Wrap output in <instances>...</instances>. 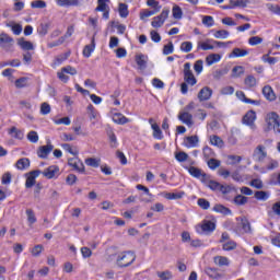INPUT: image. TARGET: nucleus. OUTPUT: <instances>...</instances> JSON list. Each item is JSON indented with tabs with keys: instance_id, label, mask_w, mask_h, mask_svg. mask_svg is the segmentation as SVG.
Masks as SVG:
<instances>
[{
	"instance_id": "nucleus-9",
	"label": "nucleus",
	"mask_w": 280,
	"mask_h": 280,
	"mask_svg": "<svg viewBox=\"0 0 280 280\" xmlns=\"http://www.w3.org/2000/svg\"><path fill=\"white\" fill-rule=\"evenodd\" d=\"M42 172L40 170L31 171L30 173H26V182L25 187L26 189H32L36 185V178L40 176Z\"/></svg>"
},
{
	"instance_id": "nucleus-3",
	"label": "nucleus",
	"mask_w": 280,
	"mask_h": 280,
	"mask_svg": "<svg viewBox=\"0 0 280 280\" xmlns=\"http://www.w3.org/2000/svg\"><path fill=\"white\" fill-rule=\"evenodd\" d=\"M266 124H267V130H273V132H278V135H280L279 114H277L276 112H271L267 114Z\"/></svg>"
},
{
	"instance_id": "nucleus-51",
	"label": "nucleus",
	"mask_w": 280,
	"mask_h": 280,
	"mask_svg": "<svg viewBox=\"0 0 280 280\" xmlns=\"http://www.w3.org/2000/svg\"><path fill=\"white\" fill-rule=\"evenodd\" d=\"M241 75H244V67L235 66L232 69V78H240Z\"/></svg>"
},
{
	"instance_id": "nucleus-2",
	"label": "nucleus",
	"mask_w": 280,
	"mask_h": 280,
	"mask_svg": "<svg viewBox=\"0 0 280 280\" xmlns=\"http://www.w3.org/2000/svg\"><path fill=\"white\" fill-rule=\"evenodd\" d=\"M208 187L211 189V191H220L223 194V196L231 194V191H235V194H237V188H235L233 185H222L213 179L209 180Z\"/></svg>"
},
{
	"instance_id": "nucleus-45",
	"label": "nucleus",
	"mask_w": 280,
	"mask_h": 280,
	"mask_svg": "<svg viewBox=\"0 0 280 280\" xmlns=\"http://www.w3.org/2000/svg\"><path fill=\"white\" fill-rule=\"evenodd\" d=\"M175 159L178 161V163H185V161L189 159V154H187L185 151H179L175 153Z\"/></svg>"
},
{
	"instance_id": "nucleus-38",
	"label": "nucleus",
	"mask_w": 280,
	"mask_h": 280,
	"mask_svg": "<svg viewBox=\"0 0 280 280\" xmlns=\"http://www.w3.org/2000/svg\"><path fill=\"white\" fill-rule=\"evenodd\" d=\"M152 130H153V139H163V131L161 130V127H159L158 124H152Z\"/></svg>"
},
{
	"instance_id": "nucleus-56",
	"label": "nucleus",
	"mask_w": 280,
	"mask_h": 280,
	"mask_svg": "<svg viewBox=\"0 0 280 280\" xmlns=\"http://www.w3.org/2000/svg\"><path fill=\"white\" fill-rule=\"evenodd\" d=\"M159 9L155 10H144L140 13V19H148L150 16H154V14H158Z\"/></svg>"
},
{
	"instance_id": "nucleus-35",
	"label": "nucleus",
	"mask_w": 280,
	"mask_h": 280,
	"mask_svg": "<svg viewBox=\"0 0 280 280\" xmlns=\"http://www.w3.org/2000/svg\"><path fill=\"white\" fill-rule=\"evenodd\" d=\"M244 84L248 86V89H253L257 86V79L253 74H249L245 78Z\"/></svg>"
},
{
	"instance_id": "nucleus-43",
	"label": "nucleus",
	"mask_w": 280,
	"mask_h": 280,
	"mask_svg": "<svg viewBox=\"0 0 280 280\" xmlns=\"http://www.w3.org/2000/svg\"><path fill=\"white\" fill-rule=\"evenodd\" d=\"M28 80H30V78H27V77H22V78L15 80L16 89H25L26 86H28V84H27Z\"/></svg>"
},
{
	"instance_id": "nucleus-20",
	"label": "nucleus",
	"mask_w": 280,
	"mask_h": 280,
	"mask_svg": "<svg viewBox=\"0 0 280 280\" xmlns=\"http://www.w3.org/2000/svg\"><path fill=\"white\" fill-rule=\"evenodd\" d=\"M56 3L59 8H72L80 5L79 0H56Z\"/></svg>"
},
{
	"instance_id": "nucleus-52",
	"label": "nucleus",
	"mask_w": 280,
	"mask_h": 280,
	"mask_svg": "<svg viewBox=\"0 0 280 280\" xmlns=\"http://www.w3.org/2000/svg\"><path fill=\"white\" fill-rule=\"evenodd\" d=\"M207 163H208V167H210L211 170H218V167H220V165H222V162L220 160H217L213 158L208 160Z\"/></svg>"
},
{
	"instance_id": "nucleus-1",
	"label": "nucleus",
	"mask_w": 280,
	"mask_h": 280,
	"mask_svg": "<svg viewBox=\"0 0 280 280\" xmlns=\"http://www.w3.org/2000/svg\"><path fill=\"white\" fill-rule=\"evenodd\" d=\"M116 266L118 268H128L137 261V254L132 250H125L116 254Z\"/></svg>"
},
{
	"instance_id": "nucleus-18",
	"label": "nucleus",
	"mask_w": 280,
	"mask_h": 280,
	"mask_svg": "<svg viewBox=\"0 0 280 280\" xmlns=\"http://www.w3.org/2000/svg\"><path fill=\"white\" fill-rule=\"evenodd\" d=\"M95 51V36L92 37L91 44L85 45L83 48V56L84 58H91V54Z\"/></svg>"
},
{
	"instance_id": "nucleus-61",
	"label": "nucleus",
	"mask_w": 280,
	"mask_h": 280,
	"mask_svg": "<svg viewBox=\"0 0 280 280\" xmlns=\"http://www.w3.org/2000/svg\"><path fill=\"white\" fill-rule=\"evenodd\" d=\"M237 248V243L229 241L223 244V250H235Z\"/></svg>"
},
{
	"instance_id": "nucleus-27",
	"label": "nucleus",
	"mask_w": 280,
	"mask_h": 280,
	"mask_svg": "<svg viewBox=\"0 0 280 280\" xmlns=\"http://www.w3.org/2000/svg\"><path fill=\"white\" fill-rule=\"evenodd\" d=\"M129 119L126 118V116H124L122 114H114L113 115V122L114 124H118L120 126H124L126 124H128Z\"/></svg>"
},
{
	"instance_id": "nucleus-49",
	"label": "nucleus",
	"mask_w": 280,
	"mask_h": 280,
	"mask_svg": "<svg viewBox=\"0 0 280 280\" xmlns=\"http://www.w3.org/2000/svg\"><path fill=\"white\" fill-rule=\"evenodd\" d=\"M197 205L200 207V209H203V211H207V209L211 207V202L205 198H199Z\"/></svg>"
},
{
	"instance_id": "nucleus-32",
	"label": "nucleus",
	"mask_w": 280,
	"mask_h": 280,
	"mask_svg": "<svg viewBox=\"0 0 280 280\" xmlns=\"http://www.w3.org/2000/svg\"><path fill=\"white\" fill-rule=\"evenodd\" d=\"M210 143L211 145H215L217 148H224V140L219 136H210Z\"/></svg>"
},
{
	"instance_id": "nucleus-13",
	"label": "nucleus",
	"mask_w": 280,
	"mask_h": 280,
	"mask_svg": "<svg viewBox=\"0 0 280 280\" xmlns=\"http://www.w3.org/2000/svg\"><path fill=\"white\" fill-rule=\"evenodd\" d=\"M178 119H179V121H182L183 124H185L189 128H191V126H194V120H192L194 116L191 114H189V112L179 113Z\"/></svg>"
},
{
	"instance_id": "nucleus-23",
	"label": "nucleus",
	"mask_w": 280,
	"mask_h": 280,
	"mask_svg": "<svg viewBox=\"0 0 280 280\" xmlns=\"http://www.w3.org/2000/svg\"><path fill=\"white\" fill-rule=\"evenodd\" d=\"M108 3H110V0H97V7L94 9V12H105L106 10H110Z\"/></svg>"
},
{
	"instance_id": "nucleus-64",
	"label": "nucleus",
	"mask_w": 280,
	"mask_h": 280,
	"mask_svg": "<svg viewBox=\"0 0 280 280\" xmlns=\"http://www.w3.org/2000/svg\"><path fill=\"white\" fill-rule=\"evenodd\" d=\"M150 36H151V40H153V43H161V34H159V32L151 31Z\"/></svg>"
},
{
	"instance_id": "nucleus-55",
	"label": "nucleus",
	"mask_w": 280,
	"mask_h": 280,
	"mask_svg": "<svg viewBox=\"0 0 280 280\" xmlns=\"http://www.w3.org/2000/svg\"><path fill=\"white\" fill-rule=\"evenodd\" d=\"M213 36H214V38H222V39H224V38H229L230 33L226 30H219V31H215Z\"/></svg>"
},
{
	"instance_id": "nucleus-12",
	"label": "nucleus",
	"mask_w": 280,
	"mask_h": 280,
	"mask_svg": "<svg viewBox=\"0 0 280 280\" xmlns=\"http://www.w3.org/2000/svg\"><path fill=\"white\" fill-rule=\"evenodd\" d=\"M211 95H213V90L209 86L202 88L198 93L199 102H207V100H211Z\"/></svg>"
},
{
	"instance_id": "nucleus-17",
	"label": "nucleus",
	"mask_w": 280,
	"mask_h": 280,
	"mask_svg": "<svg viewBox=\"0 0 280 280\" xmlns=\"http://www.w3.org/2000/svg\"><path fill=\"white\" fill-rule=\"evenodd\" d=\"M58 172H60V168L57 165H51L44 170L43 176H45V178L51 179L56 177V174H58Z\"/></svg>"
},
{
	"instance_id": "nucleus-16",
	"label": "nucleus",
	"mask_w": 280,
	"mask_h": 280,
	"mask_svg": "<svg viewBox=\"0 0 280 280\" xmlns=\"http://www.w3.org/2000/svg\"><path fill=\"white\" fill-rule=\"evenodd\" d=\"M199 142L200 139L198 138V136H188L184 139L185 148H198Z\"/></svg>"
},
{
	"instance_id": "nucleus-14",
	"label": "nucleus",
	"mask_w": 280,
	"mask_h": 280,
	"mask_svg": "<svg viewBox=\"0 0 280 280\" xmlns=\"http://www.w3.org/2000/svg\"><path fill=\"white\" fill-rule=\"evenodd\" d=\"M262 95L268 102H275V100H277V94H275V90H272L270 85L262 88Z\"/></svg>"
},
{
	"instance_id": "nucleus-5",
	"label": "nucleus",
	"mask_w": 280,
	"mask_h": 280,
	"mask_svg": "<svg viewBox=\"0 0 280 280\" xmlns=\"http://www.w3.org/2000/svg\"><path fill=\"white\" fill-rule=\"evenodd\" d=\"M65 73H68L69 75H78V70L71 66H66L61 68L60 72H57V78H59L60 82L67 84V82H69V75Z\"/></svg>"
},
{
	"instance_id": "nucleus-7",
	"label": "nucleus",
	"mask_w": 280,
	"mask_h": 280,
	"mask_svg": "<svg viewBox=\"0 0 280 280\" xmlns=\"http://www.w3.org/2000/svg\"><path fill=\"white\" fill-rule=\"evenodd\" d=\"M256 120H257V113L250 109L243 116L242 122L245 126H248L249 128H252V130H255L257 128V126L255 125Z\"/></svg>"
},
{
	"instance_id": "nucleus-40",
	"label": "nucleus",
	"mask_w": 280,
	"mask_h": 280,
	"mask_svg": "<svg viewBox=\"0 0 280 280\" xmlns=\"http://www.w3.org/2000/svg\"><path fill=\"white\" fill-rule=\"evenodd\" d=\"M26 218L30 226H32V224H36L37 219H36V213H34V210L26 209Z\"/></svg>"
},
{
	"instance_id": "nucleus-19",
	"label": "nucleus",
	"mask_w": 280,
	"mask_h": 280,
	"mask_svg": "<svg viewBox=\"0 0 280 280\" xmlns=\"http://www.w3.org/2000/svg\"><path fill=\"white\" fill-rule=\"evenodd\" d=\"M136 63L138 65V69H140V71H145V69H148V61L145 60V55L143 54L136 55Z\"/></svg>"
},
{
	"instance_id": "nucleus-58",
	"label": "nucleus",
	"mask_w": 280,
	"mask_h": 280,
	"mask_svg": "<svg viewBox=\"0 0 280 280\" xmlns=\"http://www.w3.org/2000/svg\"><path fill=\"white\" fill-rule=\"evenodd\" d=\"M170 54H174V44L172 42L164 45V47H163V55L170 56Z\"/></svg>"
},
{
	"instance_id": "nucleus-33",
	"label": "nucleus",
	"mask_w": 280,
	"mask_h": 280,
	"mask_svg": "<svg viewBox=\"0 0 280 280\" xmlns=\"http://www.w3.org/2000/svg\"><path fill=\"white\" fill-rule=\"evenodd\" d=\"M254 197L256 198V200H262V202H266V200H268V198H270V192L265 191V190H257L254 194Z\"/></svg>"
},
{
	"instance_id": "nucleus-46",
	"label": "nucleus",
	"mask_w": 280,
	"mask_h": 280,
	"mask_svg": "<svg viewBox=\"0 0 280 280\" xmlns=\"http://www.w3.org/2000/svg\"><path fill=\"white\" fill-rule=\"evenodd\" d=\"M202 152H203V158L206 160L213 159V156H215V152H213V149H211L208 145L203 147Z\"/></svg>"
},
{
	"instance_id": "nucleus-36",
	"label": "nucleus",
	"mask_w": 280,
	"mask_h": 280,
	"mask_svg": "<svg viewBox=\"0 0 280 280\" xmlns=\"http://www.w3.org/2000/svg\"><path fill=\"white\" fill-rule=\"evenodd\" d=\"M118 12L121 19H128V14H130V12L128 11V4L119 3Z\"/></svg>"
},
{
	"instance_id": "nucleus-29",
	"label": "nucleus",
	"mask_w": 280,
	"mask_h": 280,
	"mask_svg": "<svg viewBox=\"0 0 280 280\" xmlns=\"http://www.w3.org/2000/svg\"><path fill=\"white\" fill-rule=\"evenodd\" d=\"M220 60H222V56H220L219 54H211L206 58L208 67H211V65H215V62H220Z\"/></svg>"
},
{
	"instance_id": "nucleus-63",
	"label": "nucleus",
	"mask_w": 280,
	"mask_h": 280,
	"mask_svg": "<svg viewBox=\"0 0 280 280\" xmlns=\"http://www.w3.org/2000/svg\"><path fill=\"white\" fill-rule=\"evenodd\" d=\"M250 186L255 187V189H264V182H261V179H253L250 182Z\"/></svg>"
},
{
	"instance_id": "nucleus-48",
	"label": "nucleus",
	"mask_w": 280,
	"mask_h": 280,
	"mask_svg": "<svg viewBox=\"0 0 280 280\" xmlns=\"http://www.w3.org/2000/svg\"><path fill=\"white\" fill-rule=\"evenodd\" d=\"M31 8L43 10L44 8H47V2L43 0H34L31 2Z\"/></svg>"
},
{
	"instance_id": "nucleus-60",
	"label": "nucleus",
	"mask_w": 280,
	"mask_h": 280,
	"mask_svg": "<svg viewBox=\"0 0 280 280\" xmlns=\"http://www.w3.org/2000/svg\"><path fill=\"white\" fill-rule=\"evenodd\" d=\"M85 164L90 167H100V160L95 158H90L85 160Z\"/></svg>"
},
{
	"instance_id": "nucleus-42",
	"label": "nucleus",
	"mask_w": 280,
	"mask_h": 280,
	"mask_svg": "<svg viewBox=\"0 0 280 280\" xmlns=\"http://www.w3.org/2000/svg\"><path fill=\"white\" fill-rule=\"evenodd\" d=\"M173 12V19H176L177 21H180V19H183V9L175 4L172 9Z\"/></svg>"
},
{
	"instance_id": "nucleus-26",
	"label": "nucleus",
	"mask_w": 280,
	"mask_h": 280,
	"mask_svg": "<svg viewBox=\"0 0 280 280\" xmlns=\"http://www.w3.org/2000/svg\"><path fill=\"white\" fill-rule=\"evenodd\" d=\"M244 56H248V50L242 48H234L230 54V58H244Z\"/></svg>"
},
{
	"instance_id": "nucleus-31",
	"label": "nucleus",
	"mask_w": 280,
	"mask_h": 280,
	"mask_svg": "<svg viewBox=\"0 0 280 280\" xmlns=\"http://www.w3.org/2000/svg\"><path fill=\"white\" fill-rule=\"evenodd\" d=\"M212 211H215L217 213H222L223 215H231L232 213L231 209L222 205H215Z\"/></svg>"
},
{
	"instance_id": "nucleus-50",
	"label": "nucleus",
	"mask_w": 280,
	"mask_h": 280,
	"mask_svg": "<svg viewBox=\"0 0 280 280\" xmlns=\"http://www.w3.org/2000/svg\"><path fill=\"white\" fill-rule=\"evenodd\" d=\"M194 49V44L191 42H183L180 44V51H184L185 54H189Z\"/></svg>"
},
{
	"instance_id": "nucleus-15",
	"label": "nucleus",
	"mask_w": 280,
	"mask_h": 280,
	"mask_svg": "<svg viewBox=\"0 0 280 280\" xmlns=\"http://www.w3.org/2000/svg\"><path fill=\"white\" fill-rule=\"evenodd\" d=\"M266 156H268V153H266V147L258 145L254 151V159L261 163Z\"/></svg>"
},
{
	"instance_id": "nucleus-30",
	"label": "nucleus",
	"mask_w": 280,
	"mask_h": 280,
	"mask_svg": "<svg viewBox=\"0 0 280 280\" xmlns=\"http://www.w3.org/2000/svg\"><path fill=\"white\" fill-rule=\"evenodd\" d=\"M206 275H208V277H210V279H221L222 278V275L220 272H218V268L208 267L206 269Z\"/></svg>"
},
{
	"instance_id": "nucleus-25",
	"label": "nucleus",
	"mask_w": 280,
	"mask_h": 280,
	"mask_svg": "<svg viewBox=\"0 0 280 280\" xmlns=\"http://www.w3.org/2000/svg\"><path fill=\"white\" fill-rule=\"evenodd\" d=\"M163 196L166 200H180L185 196V191L163 192Z\"/></svg>"
},
{
	"instance_id": "nucleus-54",
	"label": "nucleus",
	"mask_w": 280,
	"mask_h": 280,
	"mask_svg": "<svg viewBox=\"0 0 280 280\" xmlns=\"http://www.w3.org/2000/svg\"><path fill=\"white\" fill-rule=\"evenodd\" d=\"M202 23L206 25V27H213V25H215V21H213V16L211 15L203 16Z\"/></svg>"
},
{
	"instance_id": "nucleus-37",
	"label": "nucleus",
	"mask_w": 280,
	"mask_h": 280,
	"mask_svg": "<svg viewBox=\"0 0 280 280\" xmlns=\"http://www.w3.org/2000/svg\"><path fill=\"white\" fill-rule=\"evenodd\" d=\"M213 261L217 266H229L231 262L229 261L228 257L224 256H215Z\"/></svg>"
},
{
	"instance_id": "nucleus-47",
	"label": "nucleus",
	"mask_w": 280,
	"mask_h": 280,
	"mask_svg": "<svg viewBox=\"0 0 280 280\" xmlns=\"http://www.w3.org/2000/svg\"><path fill=\"white\" fill-rule=\"evenodd\" d=\"M107 137L109 139L110 148H117V136L113 130L107 131Z\"/></svg>"
},
{
	"instance_id": "nucleus-57",
	"label": "nucleus",
	"mask_w": 280,
	"mask_h": 280,
	"mask_svg": "<svg viewBox=\"0 0 280 280\" xmlns=\"http://www.w3.org/2000/svg\"><path fill=\"white\" fill-rule=\"evenodd\" d=\"M45 249V247L40 244L35 245L32 249V255L33 257H40V253H43V250Z\"/></svg>"
},
{
	"instance_id": "nucleus-44",
	"label": "nucleus",
	"mask_w": 280,
	"mask_h": 280,
	"mask_svg": "<svg viewBox=\"0 0 280 280\" xmlns=\"http://www.w3.org/2000/svg\"><path fill=\"white\" fill-rule=\"evenodd\" d=\"M10 135H13L14 139H20V140H22L23 137H25V133L23 132V130H20L16 127H12L10 129Z\"/></svg>"
},
{
	"instance_id": "nucleus-21",
	"label": "nucleus",
	"mask_w": 280,
	"mask_h": 280,
	"mask_svg": "<svg viewBox=\"0 0 280 280\" xmlns=\"http://www.w3.org/2000/svg\"><path fill=\"white\" fill-rule=\"evenodd\" d=\"M18 45L24 51H32V50H34V44H32V42L25 40V38H23V37L18 39Z\"/></svg>"
},
{
	"instance_id": "nucleus-6",
	"label": "nucleus",
	"mask_w": 280,
	"mask_h": 280,
	"mask_svg": "<svg viewBox=\"0 0 280 280\" xmlns=\"http://www.w3.org/2000/svg\"><path fill=\"white\" fill-rule=\"evenodd\" d=\"M184 82L186 84H189L190 86H195L197 84L198 80L194 75V72L191 71V63L186 62L184 65Z\"/></svg>"
},
{
	"instance_id": "nucleus-53",
	"label": "nucleus",
	"mask_w": 280,
	"mask_h": 280,
	"mask_svg": "<svg viewBox=\"0 0 280 280\" xmlns=\"http://www.w3.org/2000/svg\"><path fill=\"white\" fill-rule=\"evenodd\" d=\"M26 139H28V141L31 143H38V132L32 130L27 133Z\"/></svg>"
},
{
	"instance_id": "nucleus-59",
	"label": "nucleus",
	"mask_w": 280,
	"mask_h": 280,
	"mask_svg": "<svg viewBox=\"0 0 280 280\" xmlns=\"http://www.w3.org/2000/svg\"><path fill=\"white\" fill-rule=\"evenodd\" d=\"M264 43V38L259 36H253L248 39V44L255 47V45H261Z\"/></svg>"
},
{
	"instance_id": "nucleus-10",
	"label": "nucleus",
	"mask_w": 280,
	"mask_h": 280,
	"mask_svg": "<svg viewBox=\"0 0 280 280\" xmlns=\"http://www.w3.org/2000/svg\"><path fill=\"white\" fill-rule=\"evenodd\" d=\"M186 170L188 171L190 176H192L194 178H199L201 180V183H207L208 175H207V173H202V170H200L196 166L186 167Z\"/></svg>"
},
{
	"instance_id": "nucleus-11",
	"label": "nucleus",
	"mask_w": 280,
	"mask_h": 280,
	"mask_svg": "<svg viewBox=\"0 0 280 280\" xmlns=\"http://www.w3.org/2000/svg\"><path fill=\"white\" fill-rule=\"evenodd\" d=\"M52 151H54L52 144L42 145L37 150V156L39 159H47V156H49V154H51Z\"/></svg>"
},
{
	"instance_id": "nucleus-34",
	"label": "nucleus",
	"mask_w": 280,
	"mask_h": 280,
	"mask_svg": "<svg viewBox=\"0 0 280 280\" xmlns=\"http://www.w3.org/2000/svg\"><path fill=\"white\" fill-rule=\"evenodd\" d=\"M7 27H11L15 36H20L21 32H23V26L21 24H14V22L7 23Z\"/></svg>"
},
{
	"instance_id": "nucleus-8",
	"label": "nucleus",
	"mask_w": 280,
	"mask_h": 280,
	"mask_svg": "<svg viewBox=\"0 0 280 280\" xmlns=\"http://www.w3.org/2000/svg\"><path fill=\"white\" fill-rule=\"evenodd\" d=\"M167 16H170V9H164L160 15L153 18V21L151 22L152 27H163Z\"/></svg>"
},
{
	"instance_id": "nucleus-39",
	"label": "nucleus",
	"mask_w": 280,
	"mask_h": 280,
	"mask_svg": "<svg viewBox=\"0 0 280 280\" xmlns=\"http://www.w3.org/2000/svg\"><path fill=\"white\" fill-rule=\"evenodd\" d=\"M233 202L234 205H237V207H243V205H246L248 202V197L243 195H237L234 197Z\"/></svg>"
},
{
	"instance_id": "nucleus-4",
	"label": "nucleus",
	"mask_w": 280,
	"mask_h": 280,
	"mask_svg": "<svg viewBox=\"0 0 280 280\" xmlns=\"http://www.w3.org/2000/svg\"><path fill=\"white\" fill-rule=\"evenodd\" d=\"M213 231H215V222L211 220H203L201 224L197 226V233H199V235H209L213 233Z\"/></svg>"
},
{
	"instance_id": "nucleus-62",
	"label": "nucleus",
	"mask_w": 280,
	"mask_h": 280,
	"mask_svg": "<svg viewBox=\"0 0 280 280\" xmlns=\"http://www.w3.org/2000/svg\"><path fill=\"white\" fill-rule=\"evenodd\" d=\"M51 113V106L48 103H43L40 105V114L42 115H49Z\"/></svg>"
},
{
	"instance_id": "nucleus-22",
	"label": "nucleus",
	"mask_w": 280,
	"mask_h": 280,
	"mask_svg": "<svg viewBox=\"0 0 280 280\" xmlns=\"http://www.w3.org/2000/svg\"><path fill=\"white\" fill-rule=\"evenodd\" d=\"M68 165L77 170V172H84V164L80 163L78 159L71 158L68 160Z\"/></svg>"
},
{
	"instance_id": "nucleus-41",
	"label": "nucleus",
	"mask_w": 280,
	"mask_h": 280,
	"mask_svg": "<svg viewBox=\"0 0 280 280\" xmlns=\"http://www.w3.org/2000/svg\"><path fill=\"white\" fill-rule=\"evenodd\" d=\"M270 54H272V51H269L261 57L262 62H268V65H277V62H279V59L277 57H270Z\"/></svg>"
},
{
	"instance_id": "nucleus-24",
	"label": "nucleus",
	"mask_w": 280,
	"mask_h": 280,
	"mask_svg": "<svg viewBox=\"0 0 280 280\" xmlns=\"http://www.w3.org/2000/svg\"><path fill=\"white\" fill-rule=\"evenodd\" d=\"M14 43V38L10 37L7 33L0 34V47H8V45H12Z\"/></svg>"
},
{
	"instance_id": "nucleus-28",
	"label": "nucleus",
	"mask_w": 280,
	"mask_h": 280,
	"mask_svg": "<svg viewBox=\"0 0 280 280\" xmlns=\"http://www.w3.org/2000/svg\"><path fill=\"white\" fill-rule=\"evenodd\" d=\"M15 167L16 170H27V167H30V159L27 158H22L20 160L16 161L15 163Z\"/></svg>"
}]
</instances>
